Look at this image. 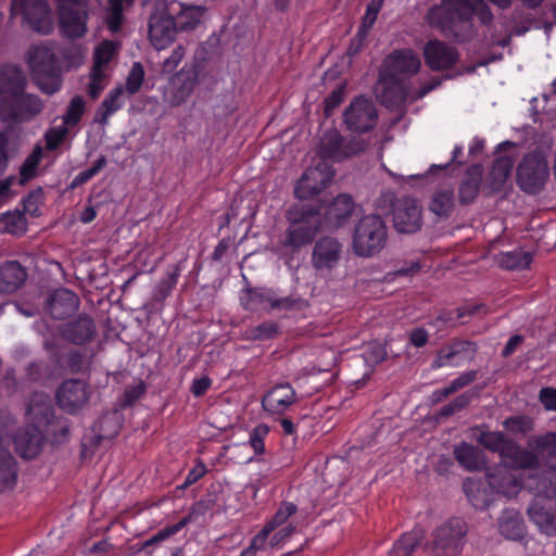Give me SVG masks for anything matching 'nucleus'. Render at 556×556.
Instances as JSON below:
<instances>
[{"label": "nucleus", "mask_w": 556, "mask_h": 556, "mask_svg": "<svg viewBox=\"0 0 556 556\" xmlns=\"http://www.w3.org/2000/svg\"><path fill=\"white\" fill-rule=\"evenodd\" d=\"M475 16L483 26H491L494 21L493 12L484 0H441L440 5L428 10L426 20L444 36L467 42L477 34Z\"/></svg>", "instance_id": "f257e3e1"}, {"label": "nucleus", "mask_w": 556, "mask_h": 556, "mask_svg": "<svg viewBox=\"0 0 556 556\" xmlns=\"http://www.w3.org/2000/svg\"><path fill=\"white\" fill-rule=\"evenodd\" d=\"M319 213L313 205L293 206L287 212L288 227L279 239L283 255H294L314 242L321 228Z\"/></svg>", "instance_id": "f03ea898"}, {"label": "nucleus", "mask_w": 556, "mask_h": 556, "mask_svg": "<svg viewBox=\"0 0 556 556\" xmlns=\"http://www.w3.org/2000/svg\"><path fill=\"white\" fill-rule=\"evenodd\" d=\"M388 241V226L378 214H367L358 219L352 238L353 252L361 257L379 254Z\"/></svg>", "instance_id": "7ed1b4c3"}, {"label": "nucleus", "mask_w": 556, "mask_h": 556, "mask_svg": "<svg viewBox=\"0 0 556 556\" xmlns=\"http://www.w3.org/2000/svg\"><path fill=\"white\" fill-rule=\"evenodd\" d=\"M26 62L41 91L53 94L61 89L59 60L51 48L42 45L30 47Z\"/></svg>", "instance_id": "20e7f679"}, {"label": "nucleus", "mask_w": 556, "mask_h": 556, "mask_svg": "<svg viewBox=\"0 0 556 556\" xmlns=\"http://www.w3.org/2000/svg\"><path fill=\"white\" fill-rule=\"evenodd\" d=\"M370 144V139L352 136L343 137L336 128L324 132L317 149L320 162L340 163L365 152Z\"/></svg>", "instance_id": "39448f33"}, {"label": "nucleus", "mask_w": 556, "mask_h": 556, "mask_svg": "<svg viewBox=\"0 0 556 556\" xmlns=\"http://www.w3.org/2000/svg\"><path fill=\"white\" fill-rule=\"evenodd\" d=\"M41 99L25 90L14 94L0 96V121L10 124L26 123L41 113Z\"/></svg>", "instance_id": "423d86ee"}, {"label": "nucleus", "mask_w": 556, "mask_h": 556, "mask_svg": "<svg viewBox=\"0 0 556 556\" xmlns=\"http://www.w3.org/2000/svg\"><path fill=\"white\" fill-rule=\"evenodd\" d=\"M466 534L465 520L453 517L433 530L432 541L427 544V547L435 556H456L462 552Z\"/></svg>", "instance_id": "0eeeda50"}, {"label": "nucleus", "mask_w": 556, "mask_h": 556, "mask_svg": "<svg viewBox=\"0 0 556 556\" xmlns=\"http://www.w3.org/2000/svg\"><path fill=\"white\" fill-rule=\"evenodd\" d=\"M548 177V162L542 151L527 153L517 167V185L529 194L541 192Z\"/></svg>", "instance_id": "6e6552de"}, {"label": "nucleus", "mask_w": 556, "mask_h": 556, "mask_svg": "<svg viewBox=\"0 0 556 556\" xmlns=\"http://www.w3.org/2000/svg\"><path fill=\"white\" fill-rule=\"evenodd\" d=\"M343 123L353 136L371 132L378 123L375 102L365 96L355 97L343 112Z\"/></svg>", "instance_id": "1a4fd4ad"}, {"label": "nucleus", "mask_w": 556, "mask_h": 556, "mask_svg": "<svg viewBox=\"0 0 556 556\" xmlns=\"http://www.w3.org/2000/svg\"><path fill=\"white\" fill-rule=\"evenodd\" d=\"M334 176L331 164L318 161L305 169L294 187V194L300 200H308L328 187Z\"/></svg>", "instance_id": "9d476101"}, {"label": "nucleus", "mask_w": 556, "mask_h": 556, "mask_svg": "<svg viewBox=\"0 0 556 556\" xmlns=\"http://www.w3.org/2000/svg\"><path fill=\"white\" fill-rule=\"evenodd\" d=\"M89 396V386L81 379L63 381L55 392L59 407L72 415L78 413L88 403Z\"/></svg>", "instance_id": "9b49d317"}, {"label": "nucleus", "mask_w": 556, "mask_h": 556, "mask_svg": "<svg viewBox=\"0 0 556 556\" xmlns=\"http://www.w3.org/2000/svg\"><path fill=\"white\" fill-rule=\"evenodd\" d=\"M426 65L434 71L451 70L459 61V52L450 43L440 39H430L422 49Z\"/></svg>", "instance_id": "f8f14e48"}, {"label": "nucleus", "mask_w": 556, "mask_h": 556, "mask_svg": "<svg viewBox=\"0 0 556 556\" xmlns=\"http://www.w3.org/2000/svg\"><path fill=\"white\" fill-rule=\"evenodd\" d=\"M392 215L394 227L399 232L414 233L421 228V207L413 198L396 199Z\"/></svg>", "instance_id": "ddd939ff"}, {"label": "nucleus", "mask_w": 556, "mask_h": 556, "mask_svg": "<svg viewBox=\"0 0 556 556\" xmlns=\"http://www.w3.org/2000/svg\"><path fill=\"white\" fill-rule=\"evenodd\" d=\"M58 25L62 36L68 39L83 38L88 31L89 5L81 8L61 7Z\"/></svg>", "instance_id": "4468645a"}, {"label": "nucleus", "mask_w": 556, "mask_h": 556, "mask_svg": "<svg viewBox=\"0 0 556 556\" xmlns=\"http://www.w3.org/2000/svg\"><path fill=\"white\" fill-rule=\"evenodd\" d=\"M148 30L150 40L156 49H164L179 31L168 9L155 10L150 15Z\"/></svg>", "instance_id": "2eb2a0df"}, {"label": "nucleus", "mask_w": 556, "mask_h": 556, "mask_svg": "<svg viewBox=\"0 0 556 556\" xmlns=\"http://www.w3.org/2000/svg\"><path fill=\"white\" fill-rule=\"evenodd\" d=\"M319 213L320 225L323 220L328 228H339L351 216L354 210L353 198L341 193L333 198L328 204L314 206Z\"/></svg>", "instance_id": "dca6fc26"}, {"label": "nucleus", "mask_w": 556, "mask_h": 556, "mask_svg": "<svg viewBox=\"0 0 556 556\" xmlns=\"http://www.w3.org/2000/svg\"><path fill=\"white\" fill-rule=\"evenodd\" d=\"M298 402L294 388L289 383L271 387L262 397L263 409L270 415H283Z\"/></svg>", "instance_id": "f3484780"}, {"label": "nucleus", "mask_w": 556, "mask_h": 556, "mask_svg": "<svg viewBox=\"0 0 556 556\" xmlns=\"http://www.w3.org/2000/svg\"><path fill=\"white\" fill-rule=\"evenodd\" d=\"M421 63L413 49H395L383 60L380 72L399 76H414L420 70Z\"/></svg>", "instance_id": "a211bd4d"}, {"label": "nucleus", "mask_w": 556, "mask_h": 556, "mask_svg": "<svg viewBox=\"0 0 556 556\" xmlns=\"http://www.w3.org/2000/svg\"><path fill=\"white\" fill-rule=\"evenodd\" d=\"M96 330L94 320L85 313L79 314L59 328L61 337L75 345H84L90 342L96 334Z\"/></svg>", "instance_id": "6ab92c4d"}, {"label": "nucleus", "mask_w": 556, "mask_h": 556, "mask_svg": "<svg viewBox=\"0 0 556 556\" xmlns=\"http://www.w3.org/2000/svg\"><path fill=\"white\" fill-rule=\"evenodd\" d=\"M23 21L40 34L47 35L52 30L50 9L47 0H22Z\"/></svg>", "instance_id": "aec40b11"}, {"label": "nucleus", "mask_w": 556, "mask_h": 556, "mask_svg": "<svg viewBox=\"0 0 556 556\" xmlns=\"http://www.w3.org/2000/svg\"><path fill=\"white\" fill-rule=\"evenodd\" d=\"M485 476L496 495L510 498L517 496L522 488L520 479L502 464L489 468Z\"/></svg>", "instance_id": "412c9836"}, {"label": "nucleus", "mask_w": 556, "mask_h": 556, "mask_svg": "<svg viewBox=\"0 0 556 556\" xmlns=\"http://www.w3.org/2000/svg\"><path fill=\"white\" fill-rule=\"evenodd\" d=\"M211 508V502L205 500H200L192 505L188 514L181 518L178 522L167 526L155 534H153L150 539L144 542V547L156 545L170 536L178 533L181 529H184L189 523L197 521L200 516H204L206 511Z\"/></svg>", "instance_id": "4be33fe9"}, {"label": "nucleus", "mask_w": 556, "mask_h": 556, "mask_svg": "<svg viewBox=\"0 0 556 556\" xmlns=\"http://www.w3.org/2000/svg\"><path fill=\"white\" fill-rule=\"evenodd\" d=\"M79 304V298L74 291L60 288L48 298L47 312L53 319L62 320L72 316Z\"/></svg>", "instance_id": "5701e85b"}, {"label": "nucleus", "mask_w": 556, "mask_h": 556, "mask_svg": "<svg viewBox=\"0 0 556 556\" xmlns=\"http://www.w3.org/2000/svg\"><path fill=\"white\" fill-rule=\"evenodd\" d=\"M463 490L470 504L480 510L486 509L496 495L486 476L484 478H467L463 483Z\"/></svg>", "instance_id": "b1692460"}, {"label": "nucleus", "mask_w": 556, "mask_h": 556, "mask_svg": "<svg viewBox=\"0 0 556 556\" xmlns=\"http://www.w3.org/2000/svg\"><path fill=\"white\" fill-rule=\"evenodd\" d=\"M341 249V243L331 237H323L316 241L312 253L314 267L318 270L333 268L340 258Z\"/></svg>", "instance_id": "393cba45"}, {"label": "nucleus", "mask_w": 556, "mask_h": 556, "mask_svg": "<svg viewBox=\"0 0 556 556\" xmlns=\"http://www.w3.org/2000/svg\"><path fill=\"white\" fill-rule=\"evenodd\" d=\"M198 83V73L193 67H182L172 79L169 86L172 105L186 102Z\"/></svg>", "instance_id": "a878e982"}, {"label": "nucleus", "mask_w": 556, "mask_h": 556, "mask_svg": "<svg viewBox=\"0 0 556 556\" xmlns=\"http://www.w3.org/2000/svg\"><path fill=\"white\" fill-rule=\"evenodd\" d=\"M42 443L41 431L33 425L20 429L14 437L16 453L25 459L35 458L40 453Z\"/></svg>", "instance_id": "bb28decb"}, {"label": "nucleus", "mask_w": 556, "mask_h": 556, "mask_svg": "<svg viewBox=\"0 0 556 556\" xmlns=\"http://www.w3.org/2000/svg\"><path fill=\"white\" fill-rule=\"evenodd\" d=\"M527 511L530 520L538 526L542 533L547 535L556 533V510L552 503L535 497Z\"/></svg>", "instance_id": "cd10ccee"}, {"label": "nucleus", "mask_w": 556, "mask_h": 556, "mask_svg": "<svg viewBox=\"0 0 556 556\" xmlns=\"http://www.w3.org/2000/svg\"><path fill=\"white\" fill-rule=\"evenodd\" d=\"M378 85L381 88L379 98L386 106H393L405 102L407 91L401 77L388 72H379Z\"/></svg>", "instance_id": "c85d7f7f"}, {"label": "nucleus", "mask_w": 556, "mask_h": 556, "mask_svg": "<svg viewBox=\"0 0 556 556\" xmlns=\"http://www.w3.org/2000/svg\"><path fill=\"white\" fill-rule=\"evenodd\" d=\"M501 458V464L507 466L511 471L518 469H534L540 465L538 453L534 450L528 451L522 448L514 441H511Z\"/></svg>", "instance_id": "c756f323"}, {"label": "nucleus", "mask_w": 556, "mask_h": 556, "mask_svg": "<svg viewBox=\"0 0 556 556\" xmlns=\"http://www.w3.org/2000/svg\"><path fill=\"white\" fill-rule=\"evenodd\" d=\"M477 351L476 344L468 340H453L452 343L441 349L433 362L434 368L452 365L455 358L465 359L473 357Z\"/></svg>", "instance_id": "7c9ffc66"}, {"label": "nucleus", "mask_w": 556, "mask_h": 556, "mask_svg": "<svg viewBox=\"0 0 556 556\" xmlns=\"http://www.w3.org/2000/svg\"><path fill=\"white\" fill-rule=\"evenodd\" d=\"M27 278L26 269L17 261H7L0 264V292L17 291Z\"/></svg>", "instance_id": "2f4dec72"}, {"label": "nucleus", "mask_w": 556, "mask_h": 556, "mask_svg": "<svg viewBox=\"0 0 556 556\" xmlns=\"http://www.w3.org/2000/svg\"><path fill=\"white\" fill-rule=\"evenodd\" d=\"M482 167L479 164L469 166L458 187V199L462 204H470L480 192Z\"/></svg>", "instance_id": "473e14b6"}, {"label": "nucleus", "mask_w": 556, "mask_h": 556, "mask_svg": "<svg viewBox=\"0 0 556 556\" xmlns=\"http://www.w3.org/2000/svg\"><path fill=\"white\" fill-rule=\"evenodd\" d=\"M179 10L176 11L172 4L168 8L169 13L173 14V18L179 31L193 30L201 23L205 8L201 5H188L185 3H177Z\"/></svg>", "instance_id": "72a5a7b5"}, {"label": "nucleus", "mask_w": 556, "mask_h": 556, "mask_svg": "<svg viewBox=\"0 0 556 556\" xmlns=\"http://www.w3.org/2000/svg\"><path fill=\"white\" fill-rule=\"evenodd\" d=\"M27 78L20 66L4 64L0 67V96L24 91Z\"/></svg>", "instance_id": "f704fd0d"}, {"label": "nucleus", "mask_w": 556, "mask_h": 556, "mask_svg": "<svg viewBox=\"0 0 556 556\" xmlns=\"http://www.w3.org/2000/svg\"><path fill=\"white\" fill-rule=\"evenodd\" d=\"M498 530L507 540L521 541L526 535V526L521 514L515 509H504L498 518Z\"/></svg>", "instance_id": "c9c22d12"}, {"label": "nucleus", "mask_w": 556, "mask_h": 556, "mask_svg": "<svg viewBox=\"0 0 556 556\" xmlns=\"http://www.w3.org/2000/svg\"><path fill=\"white\" fill-rule=\"evenodd\" d=\"M530 447L538 453L547 467V471L556 472V433L547 432L530 441Z\"/></svg>", "instance_id": "e433bc0d"}, {"label": "nucleus", "mask_w": 556, "mask_h": 556, "mask_svg": "<svg viewBox=\"0 0 556 556\" xmlns=\"http://www.w3.org/2000/svg\"><path fill=\"white\" fill-rule=\"evenodd\" d=\"M124 87L122 85H117L109 91L96 112L97 123L105 126L109 123L110 117L124 106Z\"/></svg>", "instance_id": "4c0bfd02"}, {"label": "nucleus", "mask_w": 556, "mask_h": 556, "mask_svg": "<svg viewBox=\"0 0 556 556\" xmlns=\"http://www.w3.org/2000/svg\"><path fill=\"white\" fill-rule=\"evenodd\" d=\"M527 488L535 493L536 498H556V472L543 470L529 479Z\"/></svg>", "instance_id": "58836bf2"}, {"label": "nucleus", "mask_w": 556, "mask_h": 556, "mask_svg": "<svg viewBox=\"0 0 556 556\" xmlns=\"http://www.w3.org/2000/svg\"><path fill=\"white\" fill-rule=\"evenodd\" d=\"M274 290L267 287H248L242 290L240 303L245 311L255 312L264 303L271 305Z\"/></svg>", "instance_id": "ea45409f"}, {"label": "nucleus", "mask_w": 556, "mask_h": 556, "mask_svg": "<svg viewBox=\"0 0 556 556\" xmlns=\"http://www.w3.org/2000/svg\"><path fill=\"white\" fill-rule=\"evenodd\" d=\"M453 454L457 463L467 471L480 470L484 465L480 451L465 441L454 447Z\"/></svg>", "instance_id": "a19ab883"}, {"label": "nucleus", "mask_w": 556, "mask_h": 556, "mask_svg": "<svg viewBox=\"0 0 556 556\" xmlns=\"http://www.w3.org/2000/svg\"><path fill=\"white\" fill-rule=\"evenodd\" d=\"M532 254L521 249L502 252L496 256V263L501 268L508 270H522L530 266Z\"/></svg>", "instance_id": "79ce46f5"}, {"label": "nucleus", "mask_w": 556, "mask_h": 556, "mask_svg": "<svg viewBox=\"0 0 556 556\" xmlns=\"http://www.w3.org/2000/svg\"><path fill=\"white\" fill-rule=\"evenodd\" d=\"M17 482V463L11 454H0V493L11 491Z\"/></svg>", "instance_id": "37998d69"}, {"label": "nucleus", "mask_w": 556, "mask_h": 556, "mask_svg": "<svg viewBox=\"0 0 556 556\" xmlns=\"http://www.w3.org/2000/svg\"><path fill=\"white\" fill-rule=\"evenodd\" d=\"M43 152L40 146H36L33 151L26 156L24 162L22 163L18 172V185L25 186L30 180L37 177L38 167L42 160Z\"/></svg>", "instance_id": "c03bdc74"}, {"label": "nucleus", "mask_w": 556, "mask_h": 556, "mask_svg": "<svg viewBox=\"0 0 556 556\" xmlns=\"http://www.w3.org/2000/svg\"><path fill=\"white\" fill-rule=\"evenodd\" d=\"M422 540V533L420 530H412L401 535V538L394 542L392 549L389 552V556H413L416 548L420 545Z\"/></svg>", "instance_id": "a18cd8bd"}, {"label": "nucleus", "mask_w": 556, "mask_h": 556, "mask_svg": "<svg viewBox=\"0 0 556 556\" xmlns=\"http://www.w3.org/2000/svg\"><path fill=\"white\" fill-rule=\"evenodd\" d=\"M182 267L180 263L169 265L166 269V277L161 279L155 287L154 300L156 302L165 301L175 289Z\"/></svg>", "instance_id": "49530a36"}, {"label": "nucleus", "mask_w": 556, "mask_h": 556, "mask_svg": "<svg viewBox=\"0 0 556 556\" xmlns=\"http://www.w3.org/2000/svg\"><path fill=\"white\" fill-rule=\"evenodd\" d=\"M480 312L485 313L484 304H465L456 309L442 311L437 316V321L454 325L457 320H462L460 324H465L466 321L463 320L465 317L473 316Z\"/></svg>", "instance_id": "de8ad7c7"}, {"label": "nucleus", "mask_w": 556, "mask_h": 556, "mask_svg": "<svg viewBox=\"0 0 556 556\" xmlns=\"http://www.w3.org/2000/svg\"><path fill=\"white\" fill-rule=\"evenodd\" d=\"M477 441L484 448L498 453L501 457L511 443V440L500 431H480Z\"/></svg>", "instance_id": "09e8293b"}, {"label": "nucleus", "mask_w": 556, "mask_h": 556, "mask_svg": "<svg viewBox=\"0 0 556 556\" xmlns=\"http://www.w3.org/2000/svg\"><path fill=\"white\" fill-rule=\"evenodd\" d=\"M453 206L454 192L451 189H445L434 192L429 208L438 216H448Z\"/></svg>", "instance_id": "8fccbe9b"}, {"label": "nucleus", "mask_w": 556, "mask_h": 556, "mask_svg": "<svg viewBox=\"0 0 556 556\" xmlns=\"http://www.w3.org/2000/svg\"><path fill=\"white\" fill-rule=\"evenodd\" d=\"M273 533L271 526H265L251 539L250 544L243 548L239 556H256L258 552L266 551L269 546V536Z\"/></svg>", "instance_id": "3c124183"}, {"label": "nucleus", "mask_w": 556, "mask_h": 556, "mask_svg": "<svg viewBox=\"0 0 556 556\" xmlns=\"http://www.w3.org/2000/svg\"><path fill=\"white\" fill-rule=\"evenodd\" d=\"M144 67L140 62L132 63L130 71L126 77L124 91L129 96L136 94L140 91L144 81Z\"/></svg>", "instance_id": "603ef678"}, {"label": "nucleus", "mask_w": 556, "mask_h": 556, "mask_svg": "<svg viewBox=\"0 0 556 556\" xmlns=\"http://www.w3.org/2000/svg\"><path fill=\"white\" fill-rule=\"evenodd\" d=\"M514 167V160L510 156L496 157L491 167L490 175L494 182L503 184L509 177Z\"/></svg>", "instance_id": "864d4df0"}, {"label": "nucleus", "mask_w": 556, "mask_h": 556, "mask_svg": "<svg viewBox=\"0 0 556 556\" xmlns=\"http://www.w3.org/2000/svg\"><path fill=\"white\" fill-rule=\"evenodd\" d=\"M1 222H4L3 232L10 235H20L25 231V217L24 213L20 211L4 212L1 214Z\"/></svg>", "instance_id": "5fc2aeb1"}, {"label": "nucleus", "mask_w": 556, "mask_h": 556, "mask_svg": "<svg viewBox=\"0 0 556 556\" xmlns=\"http://www.w3.org/2000/svg\"><path fill=\"white\" fill-rule=\"evenodd\" d=\"M106 26L112 33L121 30L124 22V7L122 0H109V11L106 15Z\"/></svg>", "instance_id": "6e6d98bb"}, {"label": "nucleus", "mask_w": 556, "mask_h": 556, "mask_svg": "<svg viewBox=\"0 0 556 556\" xmlns=\"http://www.w3.org/2000/svg\"><path fill=\"white\" fill-rule=\"evenodd\" d=\"M117 50L118 45L116 42L111 40L102 41L94 49L93 63H96L97 66H106Z\"/></svg>", "instance_id": "4d7b16f0"}, {"label": "nucleus", "mask_w": 556, "mask_h": 556, "mask_svg": "<svg viewBox=\"0 0 556 556\" xmlns=\"http://www.w3.org/2000/svg\"><path fill=\"white\" fill-rule=\"evenodd\" d=\"M108 164L106 157L101 155L91 167L78 173L71 182V188H77L87 184L96 175H98Z\"/></svg>", "instance_id": "13d9d810"}, {"label": "nucleus", "mask_w": 556, "mask_h": 556, "mask_svg": "<svg viewBox=\"0 0 556 556\" xmlns=\"http://www.w3.org/2000/svg\"><path fill=\"white\" fill-rule=\"evenodd\" d=\"M296 511H298V506L294 503L285 501L279 505L275 515L271 517L270 520H268L265 523V526H271L273 532H274L277 528L285 525L288 521V519L291 516H293Z\"/></svg>", "instance_id": "bf43d9fd"}, {"label": "nucleus", "mask_w": 556, "mask_h": 556, "mask_svg": "<svg viewBox=\"0 0 556 556\" xmlns=\"http://www.w3.org/2000/svg\"><path fill=\"white\" fill-rule=\"evenodd\" d=\"M279 333V325L276 321H263L249 330V338L265 341L275 338Z\"/></svg>", "instance_id": "052dcab7"}, {"label": "nucleus", "mask_w": 556, "mask_h": 556, "mask_svg": "<svg viewBox=\"0 0 556 556\" xmlns=\"http://www.w3.org/2000/svg\"><path fill=\"white\" fill-rule=\"evenodd\" d=\"M40 413L43 414V418L47 424V431L49 433H60L61 438H64V439L67 438V435L70 433L68 420L61 419V420H56V421L52 422L50 420V417H52L53 412H52L50 405H43L40 408Z\"/></svg>", "instance_id": "680f3d73"}, {"label": "nucleus", "mask_w": 556, "mask_h": 556, "mask_svg": "<svg viewBox=\"0 0 556 556\" xmlns=\"http://www.w3.org/2000/svg\"><path fill=\"white\" fill-rule=\"evenodd\" d=\"M270 429L266 424H258L250 432L249 444L255 455H263L265 453V439Z\"/></svg>", "instance_id": "e2e57ef3"}, {"label": "nucleus", "mask_w": 556, "mask_h": 556, "mask_svg": "<svg viewBox=\"0 0 556 556\" xmlns=\"http://www.w3.org/2000/svg\"><path fill=\"white\" fill-rule=\"evenodd\" d=\"M43 199V189L41 187H37L31 190L26 197L22 200L23 212L29 214L31 217H38L40 215L39 204Z\"/></svg>", "instance_id": "0e129e2a"}, {"label": "nucleus", "mask_w": 556, "mask_h": 556, "mask_svg": "<svg viewBox=\"0 0 556 556\" xmlns=\"http://www.w3.org/2000/svg\"><path fill=\"white\" fill-rule=\"evenodd\" d=\"M85 111V100L80 96H75L66 110L63 121L68 126H75L81 119Z\"/></svg>", "instance_id": "69168bd1"}, {"label": "nucleus", "mask_w": 556, "mask_h": 556, "mask_svg": "<svg viewBox=\"0 0 556 556\" xmlns=\"http://www.w3.org/2000/svg\"><path fill=\"white\" fill-rule=\"evenodd\" d=\"M503 425L506 430L520 434H527L533 429V421L528 416H513L506 418Z\"/></svg>", "instance_id": "338daca9"}, {"label": "nucleus", "mask_w": 556, "mask_h": 556, "mask_svg": "<svg viewBox=\"0 0 556 556\" xmlns=\"http://www.w3.org/2000/svg\"><path fill=\"white\" fill-rule=\"evenodd\" d=\"M383 1L384 0H370V2L367 4L366 12L362 18L359 28L369 33L370 28L377 21L378 13L383 5Z\"/></svg>", "instance_id": "774afa93"}]
</instances>
